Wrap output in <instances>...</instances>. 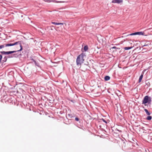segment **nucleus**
<instances>
[{"label": "nucleus", "mask_w": 152, "mask_h": 152, "mask_svg": "<svg viewBox=\"0 0 152 152\" xmlns=\"http://www.w3.org/2000/svg\"><path fill=\"white\" fill-rule=\"evenodd\" d=\"M84 56L83 54L82 53L77 57L76 60L77 64V65H80L83 63L84 61Z\"/></svg>", "instance_id": "f257e3e1"}, {"label": "nucleus", "mask_w": 152, "mask_h": 152, "mask_svg": "<svg viewBox=\"0 0 152 152\" xmlns=\"http://www.w3.org/2000/svg\"><path fill=\"white\" fill-rule=\"evenodd\" d=\"M20 50H18L16 49V51H8V52H5V51H1L0 52L4 54H12V53H13L14 52H16V51H21L22 50V45L20 44Z\"/></svg>", "instance_id": "f03ea898"}, {"label": "nucleus", "mask_w": 152, "mask_h": 152, "mask_svg": "<svg viewBox=\"0 0 152 152\" xmlns=\"http://www.w3.org/2000/svg\"><path fill=\"white\" fill-rule=\"evenodd\" d=\"M151 101V98L148 96H146L144 97L142 101V103L145 104L148 103H150Z\"/></svg>", "instance_id": "7ed1b4c3"}, {"label": "nucleus", "mask_w": 152, "mask_h": 152, "mask_svg": "<svg viewBox=\"0 0 152 152\" xmlns=\"http://www.w3.org/2000/svg\"><path fill=\"white\" fill-rule=\"evenodd\" d=\"M20 42H16L14 43H10L6 44L4 45H2L0 46V49L4 48V47H9L13 46L15 45H17Z\"/></svg>", "instance_id": "20e7f679"}, {"label": "nucleus", "mask_w": 152, "mask_h": 152, "mask_svg": "<svg viewBox=\"0 0 152 152\" xmlns=\"http://www.w3.org/2000/svg\"><path fill=\"white\" fill-rule=\"evenodd\" d=\"M122 2H123L122 0H113L112 1V2L113 3H122Z\"/></svg>", "instance_id": "39448f33"}, {"label": "nucleus", "mask_w": 152, "mask_h": 152, "mask_svg": "<svg viewBox=\"0 0 152 152\" xmlns=\"http://www.w3.org/2000/svg\"><path fill=\"white\" fill-rule=\"evenodd\" d=\"M143 74H142L140 76V77H139V83H140L142 80V77H143Z\"/></svg>", "instance_id": "423d86ee"}, {"label": "nucleus", "mask_w": 152, "mask_h": 152, "mask_svg": "<svg viewBox=\"0 0 152 152\" xmlns=\"http://www.w3.org/2000/svg\"><path fill=\"white\" fill-rule=\"evenodd\" d=\"M110 79V77L108 76H106L104 77V80L105 81H108Z\"/></svg>", "instance_id": "0eeeda50"}, {"label": "nucleus", "mask_w": 152, "mask_h": 152, "mask_svg": "<svg viewBox=\"0 0 152 152\" xmlns=\"http://www.w3.org/2000/svg\"><path fill=\"white\" fill-rule=\"evenodd\" d=\"M52 23L55 25H63L64 23H57L54 22H52Z\"/></svg>", "instance_id": "6e6552de"}, {"label": "nucleus", "mask_w": 152, "mask_h": 152, "mask_svg": "<svg viewBox=\"0 0 152 152\" xmlns=\"http://www.w3.org/2000/svg\"><path fill=\"white\" fill-rule=\"evenodd\" d=\"M137 35V32L132 33L131 34H129L127 35V36H129V35H131V36L135 35Z\"/></svg>", "instance_id": "1a4fd4ad"}, {"label": "nucleus", "mask_w": 152, "mask_h": 152, "mask_svg": "<svg viewBox=\"0 0 152 152\" xmlns=\"http://www.w3.org/2000/svg\"><path fill=\"white\" fill-rule=\"evenodd\" d=\"M144 33L143 32H137V34L138 35H144Z\"/></svg>", "instance_id": "9d476101"}, {"label": "nucleus", "mask_w": 152, "mask_h": 152, "mask_svg": "<svg viewBox=\"0 0 152 152\" xmlns=\"http://www.w3.org/2000/svg\"><path fill=\"white\" fill-rule=\"evenodd\" d=\"M144 110L148 115H150V113L148 111V110L147 109H145Z\"/></svg>", "instance_id": "9b49d317"}, {"label": "nucleus", "mask_w": 152, "mask_h": 152, "mask_svg": "<svg viewBox=\"0 0 152 152\" xmlns=\"http://www.w3.org/2000/svg\"><path fill=\"white\" fill-rule=\"evenodd\" d=\"M132 48V47H126L124 48V49L125 50H128L131 49Z\"/></svg>", "instance_id": "f8f14e48"}, {"label": "nucleus", "mask_w": 152, "mask_h": 152, "mask_svg": "<svg viewBox=\"0 0 152 152\" xmlns=\"http://www.w3.org/2000/svg\"><path fill=\"white\" fill-rule=\"evenodd\" d=\"M88 49V48L87 46H85L84 47V50L85 51H86Z\"/></svg>", "instance_id": "ddd939ff"}, {"label": "nucleus", "mask_w": 152, "mask_h": 152, "mask_svg": "<svg viewBox=\"0 0 152 152\" xmlns=\"http://www.w3.org/2000/svg\"><path fill=\"white\" fill-rule=\"evenodd\" d=\"M151 118H152V117L150 116H148L147 118V119L148 120H151Z\"/></svg>", "instance_id": "4468645a"}, {"label": "nucleus", "mask_w": 152, "mask_h": 152, "mask_svg": "<svg viewBox=\"0 0 152 152\" xmlns=\"http://www.w3.org/2000/svg\"><path fill=\"white\" fill-rule=\"evenodd\" d=\"M2 58V55H1L0 54V62H1V61Z\"/></svg>", "instance_id": "2eb2a0df"}, {"label": "nucleus", "mask_w": 152, "mask_h": 152, "mask_svg": "<svg viewBox=\"0 0 152 152\" xmlns=\"http://www.w3.org/2000/svg\"><path fill=\"white\" fill-rule=\"evenodd\" d=\"M102 120L103 121H104V122L106 123H107V121L104 119L102 118Z\"/></svg>", "instance_id": "dca6fc26"}, {"label": "nucleus", "mask_w": 152, "mask_h": 152, "mask_svg": "<svg viewBox=\"0 0 152 152\" xmlns=\"http://www.w3.org/2000/svg\"><path fill=\"white\" fill-rule=\"evenodd\" d=\"M12 57H16V56H17V55H15V54H13V55H12Z\"/></svg>", "instance_id": "f3484780"}, {"label": "nucleus", "mask_w": 152, "mask_h": 152, "mask_svg": "<svg viewBox=\"0 0 152 152\" xmlns=\"http://www.w3.org/2000/svg\"><path fill=\"white\" fill-rule=\"evenodd\" d=\"M79 119L78 118H75V120L76 121H79Z\"/></svg>", "instance_id": "a211bd4d"}, {"label": "nucleus", "mask_w": 152, "mask_h": 152, "mask_svg": "<svg viewBox=\"0 0 152 152\" xmlns=\"http://www.w3.org/2000/svg\"><path fill=\"white\" fill-rule=\"evenodd\" d=\"M116 47H113L112 48H115Z\"/></svg>", "instance_id": "6ab92c4d"}]
</instances>
